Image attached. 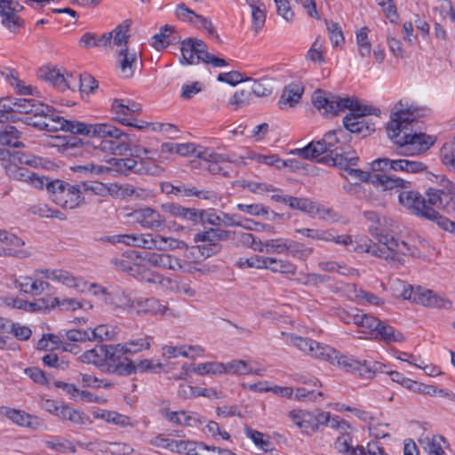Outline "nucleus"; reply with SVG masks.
Returning <instances> with one entry per match:
<instances>
[{
    "instance_id": "c85d7f7f",
    "label": "nucleus",
    "mask_w": 455,
    "mask_h": 455,
    "mask_svg": "<svg viewBox=\"0 0 455 455\" xmlns=\"http://www.w3.org/2000/svg\"><path fill=\"white\" fill-rule=\"evenodd\" d=\"M164 212L172 217L181 218L196 222L199 218L198 212L196 209L183 207L175 203H166L161 205Z\"/></svg>"
},
{
    "instance_id": "9d476101",
    "label": "nucleus",
    "mask_w": 455,
    "mask_h": 455,
    "mask_svg": "<svg viewBox=\"0 0 455 455\" xmlns=\"http://www.w3.org/2000/svg\"><path fill=\"white\" fill-rule=\"evenodd\" d=\"M426 196L427 203L433 209L443 210L450 213L455 212V183L442 178L434 188H429Z\"/></svg>"
},
{
    "instance_id": "4be33fe9",
    "label": "nucleus",
    "mask_w": 455,
    "mask_h": 455,
    "mask_svg": "<svg viewBox=\"0 0 455 455\" xmlns=\"http://www.w3.org/2000/svg\"><path fill=\"white\" fill-rule=\"evenodd\" d=\"M0 242L9 245L6 250L8 254L16 258L24 259L31 255L28 249L24 248L25 242L13 234L0 230Z\"/></svg>"
},
{
    "instance_id": "c756f323",
    "label": "nucleus",
    "mask_w": 455,
    "mask_h": 455,
    "mask_svg": "<svg viewBox=\"0 0 455 455\" xmlns=\"http://www.w3.org/2000/svg\"><path fill=\"white\" fill-rule=\"evenodd\" d=\"M104 301L118 308L133 309L135 307V300H132L120 288H115L110 291L108 297L104 299Z\"/></svg>"
},
{
    "instance_id": "a878e982",
    "label": "nucleus",
    "mask_w": 455,
    "mask_h": 455,
    "mask_svg": "<svg viewBox=\"0 0 455 455\" xmlns=\"http://www.w3.org/2000/svg\"><path fill=\"white\" fill-rule=\"evenodd\" d=\"M112 112L115 115V119L121 123L122 124L127 125V126H132L135 128H138L140 130L143 129L145 125L143 124H134L132 122H130L131 119V112L129 108V100H119L115 99L112 102ZM148 125V124H146V126Z\"/></svg>"
},
{
    "instance_id": "774afa93",
    "label": "nucleus",
    "mask_w": 455,
    "mask_h": 455,
    "mask_svg": "<svg viewBox=\"0 0 455 455\" xmlns=\"http://www.w3.org/2000/svg\"><path fill=\"white\" fill-rule=\"evenodd\" d=\"M358 449L357 455H388L377 441L370 442L366 446L358 445Z\"/></svg>"
},
{
    "instance_id": "e433bc0d",
    "label": "nucleus",
    "mask_w": 455,
    "mask_h": 455,
    "mask_svg": "<svg viewBox=\"0 0 455 455\" xmlns=\"http://www.w3.org/2000/svg\"><path fill=\"white\" fill-rule=\"evenodd\" d=\"M266 265L265 268L274 273L294 275L297 271V267L292 262L276 258L267 257Z\"/></svg>"
},
{
    "instance_id": "bf43d9fd",
    "label": "nucleus",
    "mask_w": 455,
    "mask_h": 455,
    "mask_svg": "<svg viewBox=\"0 0 455 455\" xmlns=\"http://www.w3.org/2000/svg\"><path fill=\"white\" fill-rule=\"evenodd\" d=\"M76 77V88L82 92H92L98 87L97 80L90 74L84 73Z\"/></svg>"
},
{
    "instance_id": "5701e85b",
    "label": "nucleus",
    "mask_w": 455,
    "mask_h": 455,
    "mask_svg": "<svg viewBox=\"0 0 455 455\" xmlns=\"http://www.w3.org/2000/svg\"><path fill=\"white\" fill-rule=\"evenodd\" d=\"M304 88L299 83H291L284 87L279 100V108L286 109L294 107L301 99Z\"/></svg>"
},
{
    "instance_id": "2eb2a0df",
    "label": "nucleus",
    "mask_w": 455,
    "mask_h": 455,
    "mask_svg": "<svg viewBox=\"0 0 455 455\" xmlns=\"http://www.w3.org/2000/svg\"><path fill=\"white\" fill-rule=\"evenodd\" d=\"M131 215L143 228L163 232L167 228L165 218L151 207L137 209Z\"/></svg>"
},
{
    "instance_id": "a18cd8bd",
    "label": "nucleus",
    "mask_w": 455,
    "mask_h": 455,
    "mask_svg": "<svg viewBox=\"0 0 455 455\" xmlns=\"http://www.w3.org/2000/svg\"><path fill=\"white\" fill-rule=\"evenodd\" d=\"M352 436L345 430L340 433V435L337 437L335 442V448L339 451V452L347 454V455H357L358 452V445L356 447H353L351 445Z\"/></svg>"
},
{
    "instance_id": "6e6d98bb",
    "label": "nucleus",
    "mask_w": 455,
    "mask_h": 455,
    "mask_svg": "<svg viewBox=\"0 0 455 455\" xmlns=\"http://www.w3.org/2000/svg\"><path fill=\"white\" fill-rule=\"evenodd\" d=\"M61 131L68 132L72 134L90 135V124L79 121H70L63 118Z\"/></svg>"
},
{
    "instance_id": "20e7f679",
    "label": "nucleus",
    "mask_w": 455,
    "mask_h": 455,
    "mask_svg": "<svg viewBox=\"0 0 455 455\" xmlns=\"http://www.w3.org/2000/svg\"><path fill=\"white\" fill-rule=\"evenodd\" d=\"M104 138L100 147L113 155H125L131 149L132 135L122 132L110 124H90V135Z\"/></svg>"
},
{
    "instance_id": "7c9ffc66",
    "label": "nucleus",
    "mask_w": 455,
    "mask_h": 455,
    "mask_svg": "<svg viewBox=\"0 0 455 455\" xmlns=\"http://www.w3.org/2000/svg\"><path fill=\"white\" fill-rule=\"evenodd\" d=\"M55 411L56 416L61 420H68L77 425H86L90 422V418L84 412L73 409L67 404L55 410Z\"/></svg>"
},
{
    "instance_id": "1a4fd4ad",
    "label": "nucleus",
    "mask_w": 455,
    "mask_h": 455,
    "mask_svg": "<svg viewBox=\"0 0 455 455\" xmlns=\"http://www.w3.org/2000/svg\"><path fill=\"white\" fill-rule=\"evenodd\" d=\"M235 238V232L220 228H210L195 234L194 241L202 256L208 258L218 253L222 246L220 242Z\"/></svg>"
},
{
    "instance_id": "473e14b6",
    "label": "nucleus",
    "mask_w": 455,
    "mask_h": 455,
    "mask_svg": "<svg viewBox=\"0 0 455 455\" xmlns=\"http://www.w3.org/2000/svg\"><path fill=\"white\" fill-rule=\"evenodd\" d=\"M105 345L96 346L95 347L84 352L78 360L84 363L94 364L103 371L106 365V354L104 352Z\"/></svg>"
},
{
    "instance_id": "9b49d317",
    "label": "nucleus",
    "mask_w": 455,
    "mask_h": 455,
    "mask_svg": "<svg viewBox=\"0 0 455 455\" xmlns=\"http://www.w3.org/2000/svg\"><path fill=\"white\" fill-rule=\"evenodd\" d=\"M104 352L106 354V365L103 367V371L124 376L136 372L133 362L124 357L126 353H124L122 344L105 345Z\"/></svg>"
},
{
    "instance_id": "ddd939ff",
    "label": "nucleus",
    "mask_w": 455,
    "mask_h": 455,
    "mask_svg": "<svg viewBox=\"0 0 455 455\" xmlns=\"http://www.w3.org/2000/svg\"><path fill=\"white\" fill-rule=\"evenodd\" d=\"M23 6L14 0H0V22L11 33L18 34L25 26L19 13Z\"/></svg>"
},
{
    "instance_id": "79ce46f5",
    "label": "nucleus",
    "mask_w": 455,
    "mask_h": 455,
    "mask_svg": "<svg viewBox=\"0 0 455 455\" xmlns=\"http://www.w3.org/2000/svg\"><path fill=\"white\" fill-rule=\"evenodd\" d=\"M419 443L427 451V455H445L442 447L444 438L441 435L425 436L419 439Z\"/></svg>"
},
{
    "instance_id": "bb28decb",
    "label": "nucleus",
    "mask_w": 455,
    "mask_h": 455,
    "mask_svg": "<svg viewBox=\"0 0 455 455\" xmlns=\"http://www.w3.org/2000/svg\"><path fill=\"white\" fill-rule=\"evenodd\" d=\"M134 259L135 261L133 264V267L132 268L131 276L140 282L151 283L156 272L149 268L148 266L150 265L145 259V253L143 255L138 253V255L135 256Z\"/></svg>"
},
{
    "instance_id": "052dcab7",
    "label": "nucleus",
    "mask_w": 455,
    "mask_h": 455,
    "mask_svg": "<svg viewBox=\"0 0 455 455\" xmlns=\"http://www.w3.org/2000/svg\"><path fill=\"white\" fill-rule=\"evenodd\" d=\"M296 233L301 234L302 235L326 242H331L332 239V234L329 230L314 229V228H299L295 230Z\"/></svg>"
},
{
    "instance_id": "5fc2aeb1",
    "label": "nucleus",
    "mask_w": 455,
    "mask_h": 455,
    "mask_svg": "<svg viewBox=\"0 0 455 455\" xmlns=\"http://www.w3.org/2000/svg\"><path fill=\"white\" fill-rule=\"evenodd\" d=\"M173 30H174V28L172 26H169V25L164 26L161 28L159 33L153 36L152 45L156 50H161V49L165 48L170 44L169 37L171 36Z\"/></svg>"
},
{
    "instance_id": "58836bf2",
    "label": "nucleus",
    "mask_w": 455,
    "mask_h": 455,
    "mask_svg": "<svg viewBox=\"0 0 455 455\" xmlns=\"http://www.w3.org/2000/svg\"><path fill=\"white\" fill-rule=\"evenodd\" d=\"M380 320L360 311L358 323L356 326L359 331L365 335V337L373 338L376 333L378 326H379Z\"/></svg>"
},
{
    "instance_id": "6e6552de",
    "label": "nucleus",
    "mask_w": 455,
    "mask_h": 455,
    "mask_svg": "<svg viewBox=\"0 0 455 455\" xmlns=\"http://www.w3.org/2000/svg\"><path fill=\"white\" fill-rule=\"evenodd\" d=\"M45 188L52 200L65 209H75L84 201L79 184L71 185L60 180H50L47 178Z\"/></svg>"
},
{
    "instance_id": "412c9836",
    "label": "nucleus",
    "mask_w": 455,
    "mask_h": 455,
    "mask_svg": "<svg viewBox=\"0 0 455 455\" xmlns=\"http://www.w3.org/2000/svg\"><path fill=\"white\" fill-rule=\"evenodd\" d=\"M145 259L150 266L164 269L179 271L183 266L180 259L164 252H145Z\"/></svg>"
},
{
    "instance_id": "680f3d73",
    "label": "nucleus",
    "mask_w": 455,
    "mask_h": 455,
    "mask_svg": "<svg viewBox=\"0 0 455 455\" xmlns=\"http://www.w3.org/2000/svg\"><path fill=\"white\" fill-rule=\"evenodd\" d=\"M375 1L381 7L387 19H388L390 22H392V23L397 22V20L399 19V15H398L397 9H396L394 0H375Z\"/></svg>"
},
{
    "instance_id": "f03ea898",
    "label": "nucleus",
    "mask_w": 455,
    "mask_h": 455,
    "mask_svg": "<svg viewBox=\"0 0 455 455\" xmlns=\"http://www.w3.org/2000/svg\"><path fill=\"white\" fill-rule=\"evenodd\" d=\"M413 113L397 102L387 124L388 138L400 148V155L419 156L426 153L435 142V138L424 132H412Z\"/></svg>"
},
{
    "instance_id": "864d4df0",
    "label": "nucleus",
    "mask_w": 455,
    "mask_h": 455,
    "mask_svg": "<svg viewBox=\"0 0 455 455\" xmlns=\"http://www.w3.org/2000/svg\"><path fill=\"white\" fill-rule=\"evenodd\" d=\"M124 353L127 354H137L145 349L150 348V338H140L137 339L129 340L124 344H122Z\"/></svg>"
},
{
    "instance_id": "603ef678",
    "label": "nucleus",
    "mask_w": 455,
    "mask_h": 455,
    "mask_svg": "<svg viewBox=\"0 0 455 455\" xmlns=\"http://www.w3.org/2000/svg\"><path fill=\"white\" fill-rule=\"evenodd\" d=\"M194 371L199 375H216L226 373V369L223 363L208 362L197 364L196 367L194 368Z\"/></svg>"
},
{
    "instance_id": "f3484780",
    "label": "nucleus",
    "mask_w": 455,
    "mask_h": 455,
    "mask_svg": "<svg viewBox=\"0 0 455 455\" xmlns=\"http://www.w3.org/2000/svg\"><path fill=\"white\" fill-rule=\"evenodd\" d=\"M10 179L26 182L36 188H43L47 180L46 177L39 176L26 167L12 164L6 169Z\"/></svg>"
},
{
    "instance_id": "4c0bfd02",
    "label": "nucleus",
    "mask_w": 455,
    "mask_h": 455,
    "mask_svg": "<svg viewBox=\"0 0 455 455\" xmlns=\"http://www.w3.org/2000/svg\"><path fill=\"white\" fill-rule=\"evenodd\" d=\"M160 413L166 420L179 426H194L196 422V419L185 411H172L169 409H162Z\"/></svg>"
},
{
    "instance_id": "4d7b16f0",
    "label": "nucleus",
    "mask_w": 455,
    "mask_h": 455,
    "mask_svg": "<svg viewBox=\"0 0 455 455\" xmlns=\"http://www.w3.org/2000/svg\"><path fill=\"white\" fill-rule=\"evenodd\" d=\"M46 278L60 282L68 287L78 286L76 278L66 270L54 269L51 272V275H46Z\"/></svg>"
},
{
    "instance_id": "7ed1b4c3",
    "label": "nucleus",
    "mask_w": 455,
    "mask_h": 455,
    "mask_svg": "<svg viewBox=\"0 0 455 455\" xmlns=\"http://www.w3.org/2000/svg\"><path fill=\"white\" fill-rule=\"evenodd\" d=\"M400 204L436 224L445 231L455 234V222L442 216L435 209L430 207L427 198L425 199L419 192L414 190H403L399 193Z\"/></svg>"
},
{
    "instance_id": "c03bdc74",
    "label": "nucleus",
    "mask_w": 455,
    "mask_h": 455,
    "mask_svg": "<svg viewBox=\"0 0 455 455\" xmlns=\"http://www.w3.org/2000/svg\"><path fill=\"white\" fill-rule=\"evenodd\" d=\"M138 255V252L135 251H129L124 253L121 258H115L111 259V263L114 265L115 268L118 271L124 272L131 275L132 268L134 264V258Z\"/></svg>"
},
{
    "instance_id": "de8ad7c7",
    "label": "nucleus",
    "mask_w": 455,
    "mask_h": 455,
    "mask_svg": "<svg viewBox=\"0 0 455 455\" xmlns=\"http://www.w3.org/2000/svg\"><path fill=\"white\" fill-rule=\"evenodd\" d=\"M132 21L130 20H124L113 31V43L116 46H125L130 36L128 35Z\"/></svg>"
},
{
    "instance_id": "a19ab883",
    "label": "nucleus",
    "mask_w": 455,
    "mask_h": 455,
    "mask_svg": "<svg viewBox=\"0 0 455 455\" xmlns=\"http://www.w3.org/2000/svg\"><path fill=\"white\" fill-rule=\"evenodd\" d=\"M163 169L151 157L136 158L133 173L144 175H160Z\"/></svg>"
},
{
    "instance_id": "393cba45",
    "label": "nucleus",
    "mask_w": 455,
    "mask_h": 455,
    "mask_svg": "<svg viewBox=\"0 0 455 455\" xmlns=\"http://www.w3.org/2000/svg\"><path fill=\"white\" fill-rule=\"evenodd\" d=\"M172 446V451L185 455H206L208 445L189 440H176Z\"/></svg>"
},
{
    "instance_id": "b1692460",
    "label": "nucleus",
    "mask_w": 455,
    "mask_h": 455,
    "mask_svg": "<svg viewBox=\"0 0 455 455\" xmlns=\"http://www.w3.org/2000/svg\"><path fill=\"white\" fill-rule=\"evenodd\" d=\"M372 178V184L380 187L383 190L410 188L411 186L409 180L385 173H376Z\"/></svg>"
},
{
    "instance_id": "c9c22d12",
    "label": "nucleus",
    "mask_w": 455,
    "mask_h": 455,
    "mask_svg": "<svg viewBox=\"0 0 455 455\" xmlns=\"http://www.w3.org/2000/svg\"><path fill=\"white\" fill-rule=\"evenodd\" d=\"M373 339L383 340L387 343L401 342L404 339L403 333L396 331L391 325L386 324L380 321L379 326L376 330Z\"/></svg>"
},
{
    "instance_id": "39448f33",
    "label": "nucleus",
    "mask_w": 455,
    "mask_h": 455,
    "mask_svg": "<svg viewBox=\"0 0 455 455\" xmlns=\"http://www.w3.org/2000/svg\"><path fill=\"white\" fill-rule=\"evenodd\" d=\"M176 154L184 156L191 154L196 155V156L205 162V168L212 174L230 177L234 171L232 161L228 155L219 154L210 149L196 151V148L193 143H177Z\"/></svg>"
},
{
    "instance_id": "a211bd4d",
    "label": "nucleus",
    "mask_w": 455,
    "mask_h": 455,
    "mask_svg": "<svg viewBox=\"0 0 455 455\" xmlns=\"http://www.w3.org/2000/svg\"><path fill=\"white\" fill-rule=\"evenodd\" d=\"M133 309L138 310L139 312H143L145 314H152V315H170L173 317H180V312L169 308L167 306L163 305L159 299L156 298H148V299H138L135 300V307Z\"/></svg>"
},
{
    "instance_id": "0e129e2a",
    "label": "nucleus",
    "mask_w": 455,
    "mask_h": 455,
    "mask_svg": "<svg viewBox=\"0 0 455 455\" xmlns=\"http://www.w3.org/2000/svg\"><path fill=\"white\" fill-rule=\"evenodd\" d=\"M330 40L333 46H339L345 41L340 26L336 22L326 21Z\"/></svg>"
},
{
    "instance_id": "aec40b11",
    "label": "nucleus",
    "mask_w": 455,
    "mask_h": 455,
    "mask_svg": "<svg viewBox=\"0 0 455 455\" xmlns=\"http://www.w3.org/2000/svg\"><path fill=\"white\" fill-rule=\"evenodd\" d=\"M3 413L10 420L20 427L36 430L44 426L43 419L21 410L5 408Z\"/></svg>"
},
{
    "instance_id": "37998d69",
    "label": "nucleus",
    "mask_w": 455,
    "mask_h": 455,
    "mask_svg": "<svg viewBox=\"0 0 455 455\" xmlns=\"http://www.w3.org/2000/svg\"><path fill=\"white\" fill-rule=\"evenodd\" d=\"M296 151L297 154L304 159H314L323 153L329 152V149L323 143L322 144V140H320L316 142L312 141L306 147L296 149Z\"/></svg>"
},
{
    "instance_id": "4468645a",
    "label": "nucleus",
    "mask_w": 455,
    "mask_h": 455,
    "mask_svg": "<svg viewBox=\"0 0 455 455\" xmlns=\"http://www.w3.org/2000/svg\"><path fill=\"white\" fill-rule=\"evenodd\" d=\"M37 76L48 82L60 92L68 89L75 91L76 88L77 81L76 76L73 74L65 75L55 67L44 66L40 68L37 71Z\"/></svg>"
},
{
    "instance_id": "09e8293b",
    "label": "nucleus",
    "mask_w": 455,
    "mask_h": 455,
    "mask_svg": "<svg viewBox=\"0 0 455 455\" xmlns=\"http://www.w3.org/2000/svg\"><path fill=\"white\" fill-rule=\"evenodd\" d=\"M288 247L287 251L289 254L300 260L307 259L314 252V249L312 247H307L305 244L294 240L289 241Z\"/></svg>"
},
{
    "instance_id": "0eeeda50",
    "label": "nucleus",
    "mask_w": 455,
    "mask_h": 455,
    "mask_svg": "<svg viewBox=\"0 0 455 455\" xmlns=\"http://www.w3.org/2000/svg\"><path fill=\"white\" fill-rule=\"evenodd\" d=\"M181 64L195 65L200 61L205 64H211L213 67H225L228 62L221 58L216 57L207 51V46L204 41L193 37H188L181 42L180 46Z\"/></svg>"
},
{
    "instance_id": "338daca9",
    "label": "nucleus",
    "mask_w": 455,
    "mask_h": 455,
    "mask_svg": "<svg viewBox=\"0 0 455 455\" xmlns=\"http://www.w3.org/2000/svg\"><path fill=\"white\" fill-rule=\"evenodd\" d=\"M218 81L227 83L230 85H236L237 84L243 81L252 80L251 77H243V75L238 71H230L227 73H220L218 77Z\"/></svg>"
},
{
    "instance_id": "cd10ccee",
    "label": "nucleus",
    "mask_w": 455,
    "mask_h": 455,
    "mask_svg": "<svg viewBox=\"0 0 455 455\" xmlns=\"http://www.w3.org/2000/svg\"><path fill=\"white\" fill-rule=\"evenodd\" d=\"M42 122L36 124V128L46 131L49 132H55L61 131L63 125V116H60L59 112L52 107V111L41 116Z\"/></svg>"
},
{
    "instance_id": "3c124183",
    "label": "nucleus",
    "mask_w": 455,
    "mask_h": 455,
    "mask_svg": "<svg viewBox=\"0 0 455 455\" xmlns=\"http://www.w3.org/2000/svg\"><path fill=\"white\" fill-rule=\"evenodd\" d=\"M251 100V92L250 90L236 91L228 100V107L233 110L247 106Z\"/></svg>"
},
{
    "instance_id": "72a5a7b5",
    "label": "nucleus",
    "mask_w": 455,
    "mask_h": 455,
    "mask_svg": "<svg viewBox=\"0 0 455 455\" xmlns=\"http://www.w3.org/2000/svg\"><path fill=\"white\" fill-rule=\"evenodd\" d=\"M20 138V132L15 126L0 123V145L12 148L23 147Z\"/></svg>"
},
{
    "instance_id": "dca6fc26",
    "label": "nucleus",
    "mask_w": 455,
    "mask_h": 455,
    "mask_svg": "<svg viewBox=\"0 0 455 455\" xmlns=\"http://www.w3.org/2000/svg\"><path fill=\"white\" fill-rule=\"evenodd\" d=\"M331 363L337 364L344 371L357 373L363 378L371 379L375 376V370L371 369L366 363H362L351 356L339 354L337 350L334 351Z\"/></svg>"
},
{
    "instance_id": "ea45409f",
    "label": "nucleus",
    "mask_w": 455,
    "mask_h": 455,
    "mask_svg": "<svg viewBox=\"0 0 455 455\" xmlns=\"http://www.w3.org/2000/svg\"><path fill=\"white\" fill-rule=\"evenodd\" d=\"M289 239L276 238L270 239L263 242H259L260 247L256 248V251L264 253H283L288 250Z\"/></svg>"
},
{
    "instance_id": "f8f14e48",
    "label": "nucleus",
    "mask_w": 455,
    "mask_h": 455,
    "mask_svg": "<svg viewBox=\"0 0 455 455\" xmlns=\"http://www.w3.org/2000/svg\"><path fill=\"white\" fill-rule=\"evenodd\" d=\"M373 172H385L387 171L402 172L411 174H417L427 172V166L420 161L409 159H389L387 157L379 158L371 163Z\"/></svg>"
},
{
    "instance_id": "69168bd1",
    "label": "nucleus",
    "mask_w": 455,
    "mask_h": 455,
    "mask_svg": "<svg viewBox=\"0 0 455 455\" xmlns=\"http://www.w3.org/2000/svg\"><path fill=\"white\" fill-rule=\"evenodd\" d=\"M441 158L444 165L455 170V143H446L443 146Z\"/></svg>"
},
{
    "instance_id": "49530a36",
    "label": "nucleus",
    "mask_w": 455,
    "mask_h": 455,
    "mask_svg": "<svg viewBox=\"0 0 455 455\" xmlns=\"http://www.w3.org/2000/svg\"><path fill=\"white\" fill-rule=\"evenodd\" d=\"M334 351L335 349H333L332 347L314 340V344H312V348H309L307 355L314 358L328 361L331 363Z\"/></svg>"
},
{
    "instance_id": "13d9d810",
    "label": "nucleus",
    "mask_w": 455,
    "mask_h": 455,
    "mask_svg": "<svg viewBox=\"0 0 455 455\" xmlns=\"http://www.w3.org/2000/svg\"><path fill=\"white\" fill-rule=\"evenodd\" d=\"M251 93L257 97H266L272 93L273 86L270 79L262 78L260 80H254L253 84L250 90Z\"/></svg>"
},
{
    "instance_id": "2f4dec72",
    "label": "nucleus",
    "mask_w": 455,
    "mask_h": 455,
    "mask_svg": "<svg viewBox=\"0 0 455 455\" xmlns=\"http://www.w3.org/2000/svg\"><path fill=\"white\" fill-rule=\"evenodd\" d=\"M118 62L124 76L129 78L134 74V67L138 63L136 52H131L128 48H121L118 53Z\"/></svg>"
},
{
    "instance_id": "6ab92c4d",
    "label": "nucleus",
    "mask_w": 455,
    "mask_h": 455,
    "mask_svg": "<svg viewBox=\"0 0 455 455\" xmlns=\"http://www.w3.org/2000/svg\"><path fill=\"white\" fill-rule=\"evenodd\" d=\"M288 205L291 209H296L307 212L312 216L319 215L322 219L327 220L332 213V210L326 209L323 206L315 204L308 198H299L290 196Z\"/></svg>"
},
{
    "instance_id": "8fccbe9b",
    "label": "nucleus",
    "mask_w": 455,
    "mask_h": 455,
    "mask_svg": "<svg viewBox=\"0 0 455 455\" xmlns=\"http://www.w3.org/2000/svg\"><path fill=\"white\" fill-rule=\"evenodd\" d=\"M250 6L251 8L252 29L255 33H258L266 21L265 5L259 1L257 4Z\"/></svg>"
},
{
    "instance_id": "423d86ee",
    "label": "nucleus",
    "mask_w": 455,
    "mask_h": 455,
    "mask_svg": "<svg viewBox=\"0 0 455 455\" xmlns=\"http://www.w3.org/2000/svg\"><path fill=\"white\" fill-rule=\"evenodd\" d=\"M394 289L399 291V296L403 299L411 300L417 304L428 307L450 308L451 301L435 294L432 290L420 286L414 288L412 285L401 280L394 282Z\"/></svg>"
},
{
    "instance_id": "f704fd0d",
    "label": "nucleus",
    "mask_w": 455,
    "mask_h": 455,
    "mask_svg": "<svg viewBox=\"0 0 455 455\" xmlns=\"http://www.w3.org/2000/svg\"><path fill=\"white\" fill-rule=\"evenodd\" d=\"M244 435L247 438L251 439L255 446L260 451L268 452L274 450V445L269 435L248 426L244 427Z\"/></svg>"
},
{
    "instance_id": "e2e57ef3",
    "label": "nucleus",
    "mask_w": 455,
    "mask_h": 455,
    "mask_svg": "<svg viewBox=\"0 0 455 455\" xmlns=\"http://www.w3.org/2000/svg\"><path fill=\"white\" fill-rule=\"evenodd\" d=\"M226 372L233 374H250L252 373V369L243 360H233L227 364L224 363Z\"/></svg>"
},
{
    "instance_id": "f257e3e1",
    "label": "nucleus",
    "mask_w": 455,
    "mask_h": 455,
    "mask_svg": "<svg viewBox=\"0 0 455 455\" xmlns=\"http://www.w3.org/2000/svg\"><path fill=\"white\" fill-rule=\"evenodd\" d=\"M312 103L323 116L328 117L339 115L340 111L348 109L350 114L343 118L345 128L351 133L361 134L363 137L371 135L375 131V124L365 116H379L380 109L371 106L362 105L355 99L340 98L317 89L313 92Z\"/></svg>"
}]
</instances>
